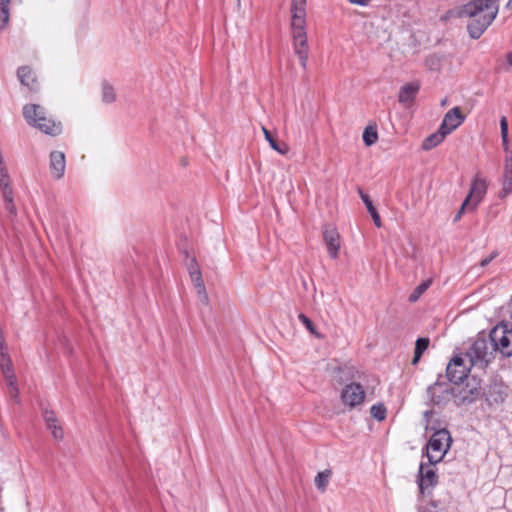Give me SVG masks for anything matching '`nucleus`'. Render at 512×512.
Here are the masks:
<instances>
[{"instance_id": "nucleus-14", "label": "nucleus", "mask_w": 512, "mask_h": 512, "mask_svg": "<svg viewBox=\"0 0 512 512\" xmlns=\"http://www.w3.org/2000/svg\"><path fill=\"white\" fill-rule=\"evenodd\" d=\"M23 116L26 122L33 126L39 121L47 120V112L44 107L38 104H27L23 107Z\"/></svg>"}, {"instance_id": "nucleus-28", "label": "nucleus", "mask_w": 512, "mask_h": 512, "mask_svg": "<svg viewBox=\"0 0 512 512\" xmlns=\"http://www.w3.org/2000/svg\"><path fill=\"white\" fill-rule=\"evenodd\" d=\"M431 284H432L431 279H427V280L423 281L422 283H420L413 290V292L409 295V301L416 302L421 297V295L431 286Z\"/></svg>"}, {"instance_id": "nucleus-2", "label": "nucleus", "mask_w": 512, "mask_h": 512, "mask_svg": "<svg viewBox=\"0 0 512 512\" xmlns=\"http://www.w3.org/2000/svg\"><path fill=\"white\" fill-rule=\"evenodd\" d=\"M498 1L473 0L460 8L459 17L470 18L467 30L472 39H479L496 18L499 11Z\"/></svg>"}, {"instance_id": "nucleus-5", "label": "nucleus", "mask_w": 512, "mask_h": 512, "mask_svg": "<svg viewBox=\"0 0 512 512\" xmlns=\"http://www.w3.org/2000/svg\"><path fill=\"white\" fill-rule=\"evenodd\" d=\"M489 340L495 352L503 357H512V324L500 323L489 333Z\"/></svg>"}, {"instance_id": "nucleus-11", "label": "nucleus", "mask_w": 512, "mask_h": 512, "mask_svg": "<svg viewBox=\"0 0 512 512\" xmlns=\"http://www.w3.org/2000/svg\"><path fill=\"white\" fill-rule=\"evenodd\" d=\"M365 399V391L363 387L358 383H351L344 387L341 393L342 402L349 406L350 408H354L357 405L363 403Z\"/></svg>"}, {"instance_id": "nucleus-40", "label": "nucleus", "mask_w": 512, "mask_h": 512, "mask_svg": "<svg viewBox=\"0 0 512 512\" xmlns=\"http://www.w3.org/2000/svg\"><path fill=\"white\" fill-rule=\"evenodd\" d=\"M195 288L197 290L198 298L208 294L207 291H206L205 284H202V285H199V286H195Z\"/></svg>"}, {"instance_id": "nucleus-12", "label": "nucleus", "mask_w": 512, "mask_h": 512, "mask_svg": "<svg viewBox=\"0 0 512 512\" xmlns=\"http://www.w3.org/2000/svg\"><path fill=\"white\" fill-rule=\"evenodd\" d=\"M510 393V389L507 385L502 382H493L490 384L487 394L486 400L489 405H499L506 401Z\"/></svg>"}, {"instance_id": "nucleus-19", "label": "nucleus", "mask_w": 512, "mask_h": 512, "mask_svg": "<svg viewBox=\"0 0 512 512\" xmlns=\"http://www.w3.org/2000/svg\"><path fill=\"white\" fill-rule=\"evenodd\" d=\"M44 420L47 428L51 431L53 437L57 440H61L64 436L63 429L57 424V418L53 411L45 410Z\"/></svg>"}, {"instance_id": "nucleus-45", "label": "nucleus", "mask_w": 512, "mask_h": 512, "mask_svg": "<svg viewBox=\"0 0 512 512\" xmlns=\"http://www.w3.org/2000/svg\"><path fill=\"white\" fill-rule=\"evenodd\" d=\"M465 209H462V206L460 207L458 213L456 214L455 218H454V222L458 221L460 218H461V215L462 213L464 212Z\"/></svg>"}, {"instance_id": "nucleus-4", "label": "nucleus", "mask_w": 512, "mask_h": 512, "mask_svg": "<svg viewBox=\"0 0 512 512\" xmlns=\"http://www.w3.org/2000/svg\"><path fill=\"white\" fill-rule=\"evenodd\" d=\"M452 439L446 429H439L433 433L426 446L427 458L430 464L439 463L450 448Z\"/></svg>"}, {"instance_id": "nucleus-24", "label": "nucleus", "mask_w": 512, "mask_h": 512, "mask_svg": "<svg viewBox=\"0 0 512 512\" xmlns=\"http://www.w3.org/2000/svg\"><path fill=\"white\" fill-rule=\"evenodd\" d=\"M262 131L264 133L265 139L269 142V144L273 150L277 151L281 155H285L288 153L289 147L285 142L276 140L271 135L269 130L267 128H265L264 126L262 127Z\"/></svg>"}, {"instance_id": "nucleus-41", "label": "nucleus", "mask_w": 512, "mask_h": 512, "mask_svg": "<svg viewBox=\"0 0 512 512\" xmlns=\"http://www.w3.org/2000/svg\"><path fill=\"white\" fill-rule=\"evenodd\" d=\"M500 129H508V122L505 116L500 119Z\"/></svg>"}, {"instance_id": "nucleus-20", "label": "nucleus", "mask_w": 512, "mask_h": 512, "mask_svg": "<svg viewBox=\"0 0 512 512\" xmlns=\"http://www.w3.org/2000/svg\"><path fill=\"white\" fill-rule=\"evenodd\" d=\"M446 136L447 134L439 127L436 132L423 140L421 147L425 151L431 150L442 143Z\"/></svg>"}, {"instance_id": "nucleus-15", "label": "nucleus", "mask_w": 512, "mask_h": 512, "mask_svg": "<svg viewBox=\"0 0 512 512\" xmlns=\"http://www.w3.org/2000/svg\"><path fill=\"white\" fill-rule=\"evenodd\" d=\"M323 238L331 258L335 259L338 256L340 249V236L334 228L326 227L323 231Z\"/></svg>"}, {"instance_id": "nucleus-35", "label": "nucleus", "mask_w": 512, "mask_h": 512, "mask_svg": "<svg viewBox=\"0 0 512 512\" xmlns=\"http://www.w3.org/2000/svg\"><path fill=\"white\" fill-rule=\"evenodd\" d=\"M429 343H430L429 338H418L415 343L414 352L422 355L424 353V351L428 348Z\"/></svg>"}, {"instance_id": "nucleus-16", "label": "nucleus", "mask_w": 512, "mask_h": 512, "mask_svg": "<svg viewBox=\"0 0 512 512\" xmlns=\"http://www.w3.org/2000/svg\"><path fill=\"white\" fill-rule=\"evenodd\" d=\"M49 167L55 179L63 178L66 168L65 154L61 151H52L50 153Z\"/></svg>"}, {"instance_id": "nucleus-30", "label": "nucleus", "mask_w": 512, "mask_h": 512, "mask_svg": "<svg viewBox=\"0 0 512 512\" xmlns=\"http://www.w3.org/2000/svg\"><path fill=\"white\" fill-rule=\"evenodd\" d=\"M102 100L105 103H113L116 100V93L113 86L106 81L102 83Z\"/></svg>"}, {"instance_id": "nucleus-22", "label": "nucleus", "mask_w": 512, "mask_h": 512, "mask_svg": "<svg viewBox=\"0 0 512 512\" xmlns=\"http://www.w3.org/2000/svg\"><path fill=\"white\" fill-rule=\"evenodd\" d=\"M512 193V167L504 165L502 176V190L499 193L500 198H505Z\"/></svg>"}, {"instance_id": "nucleus-43", "label": "nucleus", "mask_w": 512, "mask_h": 512, "mask_svg": "<svg viewBox=\"0 0 512 512\" xmlns=\"http://www.w3.org/2000/svg\"><path fill=\"white\" fill-rule=\"evenodd\" d=\"M421 356H422L421 354H418V353L414 352V356H413V359H412V364L416 365L419 362Z\"/></svg>"}, {"instance_id": "nucleus-13", "label": "nucleus", "mask_w": 512, "mask_h": 512, "mask_svg": "<svg viewBox=\"0 0 512 512\" xmlns=\"http://www.w3.org/2000/svg\"><path fill=\"white\" fill-rule=\"evenodd\" d=\"M465 121V115L462 114L459 107L450 109L440 124V128L449 135Z\"/></svg>"}, {"instance_id": "nucleus-32", "label": "nucleus", "mask_w": 512, "mask_h": 512, "mask_svg": "<svg viewBox=\"0 0 512 512\" xmlns=\"http://www.w3.org/2000/svg\"><path fill=\"white\" fill-rule=\"evenodd\" d=\"M2 197L4 199V202H5V209L12 215H16L17 214V209L14 205V202H13V190L12 191H4V193H2Z\"/></svg>"}, {"instance_id": "nucleus-7", "label": "nucleus", "mask_w": 512, "mask_h": 512, "mask_svg": "<svg viewBox=\"0 0 512 512\" xmlns=\"http://www.w3.org/2000/svg\"><path fill=\"white\" fill-rule=\"evenodd\" d=\"M462 354L455 355L447 365L446 375L451 384L461 386L460 384L468 377L472 366L466 362Z\"/></svg>"}, {"instance_id": "nucleus-38", "label": "nucleus", "mask_w": 512, "mask_h": 512, "mask_svg": "<svg viewBox=\"0 0 512 512\" xmlns=\"http://www.w3.org/2000/svg\"><path fill=\"white\" fill-rule=\"evenodd\" d=\"M505 153H506V156H505L504 165L512 167V142H511V146H506Z\"/></svg>"}, {"instance_id": "nucleus-29", "label": "nucleus", "mask_w": 512, "mask_h": 512, "mask_svg": "<svg viewBox=\"0 0 512 512\" xmlns=\"http://www.w3.org/2000/svg\"><path fill=\"white\" fill-rule=\"evenodd\" d=\"M378 140L377 129L373 126H367L363 132V141L366 146H372Z\"/></svg>"}, {"instance_id": "nucleus-34", "label": "nucleus", "mask_w": 512, "mask_h": 512, "mask_svg": "<svg viewBox=\"0 0 512 512\" xmlns=\"http://www.w3.org/2000/svg\"><path fill=\"white\" fill-rule=\"evenodd\" d=\"M298 319L311 334L315 335L317 338H322V335L316 331L313 322L305 314L300 313Z\"/></svg>"}, {"instance_id": "nucleus-47", "label": "nucleus", "mask_w": 512, "mask_h": 512, "mask_svg": "<svg viewBox=\"0 0 512 512\" xmlns=\"http://www.w3.org/2000/svg\"><path fill=\"white\" fill-rule=\"evenodd\" d=\"M508 136V129L501 130V138H507Z\"/></svg>"}, {"instance_id": "nucleus-6", "label": "nucleus", "mask_w": 512, "mask_h": 512, "mask_svg": "<svg viewBox=\"0 0 512 512\" xmlns=\"http://www.w3.org/2000/svg\"><path fill=\"white\" fill-rule=\"evenodd\" d=\"M294 52L298 56L303 69L307 68L309 46L305 31V21H291Z\"/></svg>"}, {"instance_id": "nucleus-42", "label": "nucleus", "mask_w": 512, "mask_h": 512, "mask_svg": "<svg viewBox=\"0 0 512 512\" xmlns=\"http://www.w3.org/2000/svg\"><path fill=\"white\" fill-rule=\"evenodd\" d=\"M199 301H200L203 305H208V304H209V296H208V294H206V295H204V296L199 297Z\"/></svg>"}, {"instance_id": "nucleus-17", "label": "nucleus", "mask_w": 512, "mask_h": 512, "mask_svg": "<svg viewBox=\"0 0 512 512\" xmlns=\"http://www.w3.org/2000/svg\"><path fill=\"white\" fill-rule=\"evenodd\" d=\"M17 77L22 85L27 86L30 90L37 89V81L35 73L29 66H21L17 70Z\"/></svg>"}, {"instance_id": "nucleus-23", "label": "nucleus", "mask_w": 512, "mask_h": 512, "mask_svg": "<svg viewBox=\"0 0 512 512\" xmlns=\"http://www.w3.org/2000/svg\"><path fill=\"white\" fill-rule=\"evenodd\" d=\"M359 195H360L362 201L364 202L374 224L378 228H380L382 226L381 218H380V215L377 212L375 206L373 205L370 197L367 194H365L361 189H359Z\"/></svg>"}, {"instance_id": "nucleus-26", "label": "nucleus", "mask_w": 512, "mask_h": 512, "mask_svg": "<svg viewBox=\"0 0 512 512\" xmlns=\"http://www.w3.org/2000/svg\"><path fill=\"white\" fill-rule=\"evenodd\" d=\"M331 475H332V471L330 469L321 471L316 475L314 482L319 491H321V492L326 491V488L329 484Z\"/></svg>"}, {"instance_id": "nucleus-36", "label": "nucleus", "mask_w": 512, "mask_h": 512, "mask_svg": "<svg viewBox=\"0 0 512 512\" xmlns=\"http://www.w3.org/2000/svg\"><path fill=\"white\" fill-rule=\"evenodd\" d=\"M191 281L193 282L194 286H199L204 284L202 273L201 271H193L191 274H189Z\"/></svg>"}, {"instance_id": "nucleus-25", "label": "nucleus", "mask_w": 512, "mask_h": 512, "mask_svg": "<svg viewBox=\"0 0 512 512\" xmlns=\"http://www.w3.org/2000/svg\"><path fill=\"white\" fill-rule=\"evenodd\" d=\"M291 13L292 21H305L306 0H292Z\"/></svg>"}, {"instance_id": "nucleus-44", "label": "nucleus", "mask_w": 512, "mask_h": 512, "mask_svg": "<svg viewBox=\"0 0 512 512\" xmlns=\"http://www.w3.org/2000/svg\"><path fill=\"white\" fill-rule=\"evenodd\" d=\"M432 415V411L431 410H427L424 412V417H425V420H426V428L428 427V422H429V417Z\"/></svg>"}, {"instance_id": "nucleus-33", "label": "nucleus", "mask_w": 512, "mask_h": 512, "mask_svg": "<svg viewBox=\"0 0 512 512\" xmlns=\"http://www.w3.org/2000/svg\"><path fill=\"white\" fill-rule=\"evenodd\" d=\"M386 408L383 404H375L370 408V413L373 418L378 421H383L386 418Z\"/></svg>"}, {"instance_id": "nucleus-3", "label": "nucleus", "mask_w": 512, "mask_h": 512, "mask_svg": "<svg viewBox=\"0 0 512 512\" xmlns=\"http://www.w3.org/2000/svg\"><path fill=\"white\" fill-rule=\"evenodd\" d=\"M494 348L484 334H479L469 345L463 357L470 366L484 370L494 359Z\"/></svg>"}, {"instance_id": "nucleus-27", "label": "nucleus", "mask_w": 512, "mask_h": 512, "mask_svg": "<svg viewBox=\"0 0 512 512\" xmlns=\"http://www.w3.org/2000/svg\"><path fill=\"white\" fill-rule=\"evenodd\" d=\"M10 0H0V29H5L10 19Z\"/></svg>"}, {"instance_id": "nucleus-31", "label": "nucleus", "mask_w": 512, "mask_h": 512, "mask_svg": "<svg viewBox=\"0 0 512 512\" xmlns=\"http://www.w3.org/2000/svg\"><path fill=\"white\" fill-rule=\"evenodd\" d=\"M0 189L2 193L6 190L12 191L8 171L5 165L0 166Z\"/></svg>"}, {"instance_id": "nucleus-48", "label": "nucleus", "mask_w": 512, "mask_h": 512, "mask_svg": "<svg viewBox=\"0 0 512 512\" xmlns=\"http://www.w3.org/2000/svg\"><path fill=\"white\" fill-rule=\"evenodd\" d=\"M508 63L512 66V52L507 56Z\"/></svg>"}, {"instance_id": "nucleus-46", "label": "nucleus", "mask_w": 512, "mask_h": 512, "mask_svg": "<svg viewBox=\"0 0 512 512\" xmlns=\"http://www.w3.org/2000/svg\"><path fill=\"white\" fill-rule=\"evenodd\" d=\"M502 144H503L504 150L506 149V146H511V144H509L508 137L502 138Z\"/></svg>"}, {"instance_id": "nucleus-9", "label": "nucleus", "mask_w": 512, "mask_h": 512, "mask_svg": "<svg viewBox=\"0 0 512 512\" xmlns=\"http://www.w3.org/2000/svg\"><path fill=\"white\" fill-rule=\"evenodd\" d=\"M433 464L421 463L419 466L418 486L422 495H431L432 490L438 484V475L432 467Z\"/></svg>"}, {"instance_id": "nucleus-8", "label": "nucleus", "mask_w": 512, "mask_h": 512, "mask_svg": "<svg viewBox=\"0 0 512 512\" xmlns=\"http://www.w3.org/2000/svg\"><path fill=\"white\" fill-rule=\"evenodd\" d=\"M488 184L486 179L477 175L473 180L470 191L462 203V209L475 210L487 192Z\"/></svg>"}, {"instance_id": "nucleus-1", "label": "nucleus", "mask_w": 512, "mask_h": 512, "mask_svg": "<svg viewBox=\"0 0 512 512\" xmlns=\"http://www.w3.org/2000/svg\"><path fill=\"white\" fill-rule=\"evenodd\" d=\"M431 403L438 407L446 406L451 399L456 405L470 404L481 394L480 381L472 377L464 386H454L450 382L436 381L427 389Z\"/></svg>"}, {"instance_id": "nucleus-21", "label": "nucleus", "mask_w": 512, "mask_h": 512, "mask_svg": "<svg viewBox=\"0 0 512 512\" xmlns=\"http://www.w3.org/2000/svg\"><path fill=\"white\" fill-rule=\"evenodd\" d=\"M418 90H419L418 84H415V83L405 84L399 92V96H398L399 102L400 103L411 102L414 99Z\"/></svg>"}, {"instance_id": "nucleus-39", "label": "nucleus", "mask_w": 512, "mask_h": 512, "mask_svg": "<svg viewBox=\"0 0 512 512\" xmlns=\"http://www.w3.org/2000/svg\"><path fill=\"white\" fill-rule=\"evenodd\" d=\"M187 270L189 274H191V272L193 271H200L199 265L195 257L191 258L187 263Z\"/></svg>"}, {"instance_id": "nucleus-18", "label": "nucleus", "mask_w": 512, "mask_h": 512, "mask_svg": "<svg viewBox=\"0 0 512 512\" xmlns=\"http://www.w3.org/2000/svg\"><path fill=\"white\" fill-rule=\"evenodd\" d=\"M33 127H36L43 133L51 136H57L62 132L61 122H57L50 117H47L46 121H39L38 123L33 125Z\"/></svg>"}, {"instance_id": "nucleus-37", "label": "nucleus", "mask_w": 512, "mask_h": 512, "mask_svg": "<svg viewBox=\"0 0 512 512\" xmlns=\"http://www.w3.org/2000/svg\"><path fill=\"white\" fill-rule=\"evenodd\" d=\"M498 256V252L497 251H494L492 252L489 256L483 258L481 261H480V266L481 267H486L487 265H489L496 257Z\"/></svg>"}, {"instance_id": "nucleus-10", "label": "nucleus", "mask_w": 512, "mask_h": 512, "mask_svg": "<svg viewBox=\"0 0 512 512\" xmlns=\"http://www.w3.org/2000/svg\"><path fill=\"white\" fill-rule=\"evenodd\" d=\"M0 368L7 383L10 397L17 400L19 397V389L17 387L12 361L3 354L0 356Z\"/></svg>"}]
</instances>
